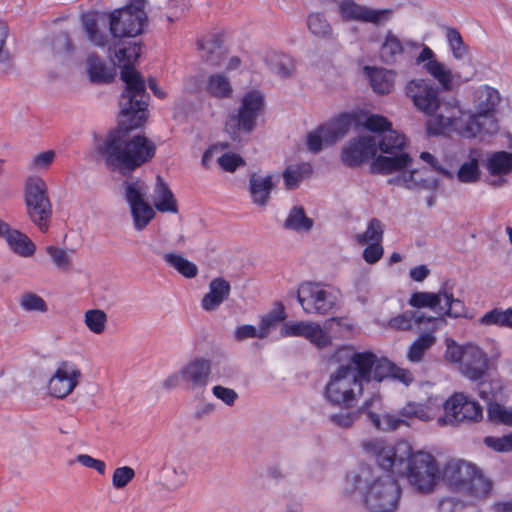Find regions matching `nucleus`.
I'll list each match as a JSON object with an SVG mask.
<instances>
[{"instance_id":"24","label":"nucleus","mask_w":512,"mask_h":512,"mask_svg":"<svg viewBox=\"0 0 512 512\" xmlns=\"http://www.w3.org/2000/svg\"><path fill=\"white\" fill-rule=\"evenodd\" d=\"M382 409V400L379 394H373L366 399L360 410L365 413L373 426L380 431L391 432L398 430L402 426L406 427V422L401 414V408L397 413L379 414Z\"/></svg>"},{"instance_id":"41","label":"nucleus","mask_w":512,"mask_h":512,"mask_svg":"<svg viewBox=\"0 0 512 512\" xmlns=\"http://www.w3.org/2000/svg\"><path fill=\"white\" fill-rule=\"evenodd\" d=\"M45 252L49 256L52 265L57 270L66 272L72 269L75 254L74 249L48 245L45 247Z\"/></svg>"},{"instance_id":"37","label":"nucleus","mask_w":512,"mask_h":512,"mask_svg":"<svg viewBox=\"0 0 512 512\" xmlns=\"http://www.w3.org/2000/svg\"><path fill=\"white\" fill-rule=\"evenodd\" d=\"M443 34L448 51L456 61H464L469 56V46L465 43L461 33L454 27L444 26Z\"/></svg>"},{"instance_id":"48","label":"nucleus","mask_w":512,"mask_h":512,"mask_svg":"<svg viewBox=\"0 0 512 512\" xmlns=\"http://www.w3.org/2000/svg\"><path fill=\"white\" fill-rule=\"evenodd\" d=\"M436 342L433 333L421 334L409 347L407 358L411 362H420L425 352Z\"/></svg>"},{"instance_id":"26","label":"nucleus","mask_w":512,"mask_h":512,"mask_svg":"<svg viewBox=\"0 0 512 512\" xmlns=\"http://www.w3.org/2000/svg\"><path fill=\"white\" fill-rule=\"evenodd\" d=\"M440 408V397L431 395L424 401H407L401 407V414L405 419L406 427H412L415 422L427 423L437 420Z\"/></svg>"},{"instance_id":"60","label":"nucleus","mask_w":512,"mask_h":512,"mask_svg":"<svg viewBox=\"0 0 512 512\" xmlns=\"http://www.w3.org/2000/svg\"><path fill=\"white\" fill-rule=\"evenodd\" d=\"M135 477V471L129 466H121L114 470L112 485L115 489L125 488Z\"/></svg>"},{"instance_id":"30","label":"nucleus","mask_w":512,"mask_h":512,"mask_svg":"<svg viewBox=\"0 0 512 512\" xmlns=\"http://www.w3.org/2000/svg\"><path fill=\"white\" fill-rule=\"evenodd\" d=\"M425 321L432 322L434 328H438L439 325L445 324L444 318L426 317L425 314L420 311H405L402 314L391 318L388 321L387 327L394 330L406 331L412 329L414 325L422 324Z\"/></svg>"},{"instance_id":"54","label":"nucleus","mask_w":512,"mask_h":512,"mask_svg":"<svg viewBox=\"0 0 512 512\" xmlns=\"http://www.w3.org/2000/svg\"><path fill=\"white\" fill-rule=\"evenodd\" d=\"M87 71L92 81L101 82L108 81L112 78V73L105 63L95 56L87 59Z\"/></svg>"},{"instance_id":"14","label":"nucleus","mask_w":512,"mask_h":512,"mask_svg":"<svg viewBox=\"0 0 512 512\" xmlns=\"http://www.w3.org/2000/svg\"><path fill=\"white\" fill-rule=\"evenodd\" d=\"M265 98L261 91L250 90L241 100L237 113H230L225 121V130L233 138L239 137L240 132L250 133L256 126L257 119L262 114Z\"/></svg>"},{"instance_id":"56","label":"nucleus","mask_w":512,"mask_h":512,"mask_svg":"<svg viewBox=\"0 0 512 512\" xmlns=\"http://www.w3.org/2000/svg\"><path fill=\"white\" fill-rule=\"evenodd\" d=\"M20 307L26 312L46 313L48 305L46 301L36 293L26 292L23 293L20 301Z\"/></svg>"},{"instance_id":"7","label":"nucleus","mask_w":512,"mask_h":512,"mask_svg":"<svg viewBox=\"0 0 512 512\" xmlns=\"http://www.w3.org/2000/svg\"><path fill=\"white\" fill-rule=\"evenodd\" d=\"M425 130L430 136H451L466 139L477 137V128L461 101L454 96H444L426 120Z\"/></svg>"},{"instance_id":"3","label":"nucleus","mask_w":512,"mask_h":512,"mask_svg":"<svg viewBox=\"0 0 512 512\" xmlns=\"http://www.w3.org/2000/svg\"><path fill=\"white\" fill-rule=\"evenodd\" d=\"M141 47L130 43L114 54L112 61L121 68V79L125 89L120 97V113L127 122V129L140 127L148 117L149 95L146 92L144 79L133 65L140 56Z\"/></svg>"},{"instance_id":"10","label":"nucleus","mask_w":512,"mask_h":512,"mask_svg":"<svg viewBox=\"0 0 512 512\" xmlns=\"http://www.w3.org/2000/svg\"><path fill=\"white\" fill-rule=\"evenodd\" d=\"M371 171L392 175L389 183L409 190L430 189L434 183L424 177V169L412 168V158L407 153L395 156H378L371 163Z\"/></svg>"},{"instance_id":"47","label":"nucleus","mask_w":512,"mask_h":512,"mask_svg":"<svg viewBox=\"0 0 512 512\" xmlns=\"http://www.w3.org/2000/svg\"><path fill=\"white\" fill-rule=\"evenodd\" d=\"M287 318L285 308L282 303H277L275 307L263 315L260 319L259 330L261 332V339L266 338L270 331L276 327L279 322H283Z\"/></svg>"},{"instance_id":"52","label":"nucleus","mask_w":512,"mask_h":512,"mask_svg":"<svg viewBox=\"0 0 512 512\" xmlns=\"http://www.w3.org/2000/svg\"><path fill=\"white\" fill-rule=\"evenodd\" d=\"M487 415L491 422L512 427V407L498 402L487 405Z\"/></svg>"},{"instance_id":"42","label":"nucleus","mask_w":512,"mask_h":512,"mask_svg":"<svg viewBox=\"0 0 512 512\" xmlns=\"http://www.w3.org/2000/svg\"><path fill=\"white\" fill-rule=\"evenodd\" d=\"M478 323L482 326H497L500 328L512 329V308H494L484 313Z\"/></svg>"},{"instance_id":"17","label":"nucleus","mask_w":512,"mask_h":512,"mask_svg":"<svg viewBox=\"0 0 512 512\" xmlns=\"http://www.w3.org/2000/svg\"><path fill=\"white\" fill-rule=\"evenodd\" d=\"M297 300L306 314L326 315L338 303L337 292L320 282H302L297 290Z\"/></svg>"},{"instance_id":"33","label":"nucleus","mask_w":512,"mask_h":512,"mask_svg":"<svg viewBox=\"0 0 512 512\" xmlns=\"http://www.w3.org/2000/svg\"><path fill=\"white\" fill-rule=\"evenodd\" d=\"M151 250L162 256L163 261L171 268L176 270L185 278H194L198 274V267L195 263L189 261L183 255L176 252L162 253L159 249L151 246Z\"/></svg>"},{"instance_id":"43","label":"nucleus","mask_w":512,"mask_h":512,"mask_svg":"<svg viewBox=\"0 0 512 512\" xmlns=\"http://www.w3.org/2000/svg\"><path fill=\"white\" fill-rule=\"evenodd\" d=\"M129 208L133 227L138 232L143 231L156 215L155 209L147 201L130 205Z\"/></svg>"},{"instance_id":"63","label":"nucleus","mask_w":512,"mask_h":512,"mask_svg":"<svg viewBox=\"0 0 512 512\" xmlns=\"http://www.w3.org/2000/svg\"><path fill=\"white\" fill-rule=\"evenodd\" d=\"M357 419V413L349 409H342V411L333 413L329 416L332 424L340 428H350Z\"/></svg>"},{"instance_id":"11","label":"nucleus","mask_w":512,"mask_h":512,"mask_svg":"<svg viewBox=\"0 0 512 512\" xmlns=\"http://www.w3.org/2000/svg\"><path fill=\"white\" fill-rule=\"evenodd\" d=\"M363 381L349 361L331 373L323 390L325 401L340 409L352 408L363 394Z\"/></svg>"},{"instance_id":"28","label":"nucleus","mask_w":512,"mask_h":512,"mask_svg":"<svg viewBox=\"0 0 512 512\" xmlns=\"http://www.w3.org/2000/svg\"><path fill=\"white\" fill-rule=\"evenodd\" d=\"M152 206L160 213L177 214L179 212L178 201L167 182L157 175L151 195Z\"/></svg>"},{"instance_id":"58","label":"nucleus","mask_w":512,"mask_h":512,"mask_svg":"<svg viewBox=\"0 0 512 512\" xmlns=\"http://www.w3.org/2000/svg\"><path fill=\"white\" fill-rule=\"evenodd\" d=\"M311 321H288L280 329L281 337H304L306 336Z\"/></svg>"},{"instance_id":"12","label":"nucleus","mask_w":512,"mask_h":512,"mask_svg":"<svg viewBox=\"0 0 512 512\" xmlns=\"http://www.w3.org/2000/svg\"><path fill=\"white\" fill-rule=\"evenodd\" d=\"M24 200L29 219L41 232H47L52 216V204L46 181L39 175L27 177L24 185Z\"/></svg>"},{"instance_id":"50","label":"nucleus","mask_w":512,"mask_h":512,"mask_svg":"<svg viewBox=\"0 0 512 512\" xmlns=\"http://www.w3.org/2000/svg\"><path fill=\"white\" fill-rule=\"evenodd\" d=\"M476 383L478 384L477 389L479 397L486 401L487 404L494 403V400L502 394L503 383L498 378L490 379L488 381H483V379H481Z\"/></svg>"},{"instance_id":"9","label":"nucleus","mask_w":512,"mask_h":512,"mask_svg":"<svg viewBox=\"0 0 512 512\" xmlns=\"http://www.w3.org/2000/svg\"><path fill=\"white\" fill-rule=\"evenodd\" d=\"M441 479L453 491L464 493L480 500L492 491V482L478 468L465 460L453 459L446 463Z\"/></svg>"},{"instance_id":"62","label":"nucleus","mask_w":512,"mask_h":512,"mask_svg":"<svg viewBox=\"0 0 512 512\" xmlns=\"http://www.w3.org/2000/svg\"><path fill=\"white\" fill-rule=\"evenodd\" d=\"M219 166L226 172H234L239 167L244 166L245 161L236 153H224L217 159Z\"/></svg>"},{"instance_id":"46","label":"nucleus","mask_w":512,"mask_h":512,"mask_svg":"<svg viewBox=\"0 0 512 512\" xmlns=\"http://www.w3.org/2000/svg\"><path fill=\"white\" fill-rule=\"evenodd\" d=\"M124 196L128 205L146 201L148 186L145 181L139 178L129 179L123 184Z\"/></svg>"},{"instance_id":"51","label":"nucleus","mask_w":512,"mask_h":512,"mask_svg":"<svg viewBox=\"0 0 512 512\" xmlns=\"http://www.w3.org/2000/svg\"><path fill=\"white\" fill-rule=\"evenodd\" d=\"M324 326L317 322H310L305 339L318 348L328 347L332 343V337Z\"/></svg>"},{"instance_id":"20","label":"nucleus","mask_w":512,"mask_h":512,"mask_svg":"<svg viewBox=\"0 0 512 512\" xmlns=\"http://www.w3.org/2000/svg\"><path fill=\"white\" fill-rule=\"evenodd\" d=\"M366 129L377 133V150L385 154H393L402 150L406 144V137L392 128L387 118L378 114L366 115L360 120Z\"/></svg>"},{"instance_id":"25","label":"nucleus","mask_w":512,"mask_h":512,"mask_svg":"<svg viewBox=\"0 0 512 512\" xmlns=\"http://www.w3.org/2000/svg\"><path fill=\"white\" fill-rule=\"evenodd\" d=\"M376 153V136L361 135L352 138L343 146L341 160L349 167H356L374 158Z\"/></svg>"},{"instance_id":"4","label":"nucleus","mask_w":512,"mask_h":512,"mask_svg":"<svg viewBox=\"0 0 512 512\" xmlns=\"http://www.w3.org/2000/svg\"><path fill=\"white\" fill-rule=\"evenodd\" d=\"M145 1L131 3L125 7L105 13L89 11L83 13L82 24L90 42L98 47H104L107 35L104 33L109 23L110 33L115 38L136 37L144 32L148 25L147 14L144 10Z\"/></svg>"},{"instance_id":"38","label":"nucleus","mask_w":512,"mask_h":512,"mask_svg":"<svg viewBox=\"0 0 512 512\" xmlns=\"http://www.w3.org/2000/svg\"><path fill=\"white\" fill-rule=\"evenodd\" d=\"M207 93L218 99L231 98L234 89L230 79L223 73L211 74L206 81Z\"/></svg>"},{"instance_id":"59","label":"nucleus","mask_w":512,"mask_h":512,"mask_svg":"<svg viewBox=\"0 0 512 512\" xmlns=\"http://www.w3.org/2000/svg\"><path fill=\"white\" fill-rule=\"evenodd\" d=\"M306 144L310 152L317 153L324 144L330 145L332 142H328L324 126L322 125L307 134Z\"/></svg>"},{"instance_id":"15","label":"nucleus","mask_w":512,"mask_h":512,"mask_svg":"<svg viewBox=\"0 0 512 512\" xmlns=\"http://www.w3.org/2000/svg\"><path fill=\"white\" fill-rule=\"evenodd\" d=\"M500 93L488 85H482L473 92L475 111L469 110V116L477 128V137L491 135L497 132L498 124L494 116L500 104Z\"/></svg>"},{"instance_id":"22","label":"nucleus","mask_w":512,"mask_h":512,"mask_svg":"<svg viewBox=\"0 0 512 512\" xmlns=\"http://www.w3.org/2000/svg\"><path fill=\"white\" fill-rule=\"evenodd\" d=\"M405 93L414 107L427 117L435 111L444 97L435 83L427 78L410 80L405 86Z\"/></svg>"},{"instance_id":"40","label":"nucleus","mask_w":512,"mask_h":512,"mask_svg":"<svg viewBox=\"0 0 512 512\" xmlns=\"http://www.w3.org/2000/svg\"><path fill=\"white\" fill-rule=\"evenodd\" d=\"M491 176H503L512 172V153L498 151L489 155L485 165Z\"/></svg>"},{"instance_id":"39","label":"nucleus","mask_w":512,"mask_h":512,"mask_svg":"<svg viewBox=\"0 0 512 512\" xmlns=\"http://www.w3.org/2000/svg\"><path fill=\"white\" fill-rule=\"evenodd\" d=\"M311 173L312 166L309 163L302 162L288 165L282 174L285 188L288 190L296 189Z\"/></svg>"},{"instance_id":"2","label":"nucleus","mask_w":512,"mask_h":512,"mask_svg":"<svg viewBox=\"0 0 512 512\" xmlns=\"http://www.w3.org/2000/svg\"><path fill=\"white\" fill-rule=\"evenodd\" d=\"M341 493L345 497L359 493L369 512H394L401 498V488L395 479L368 467L348 472L342 482Z\"/></svg>"},{"instance_id":"8","label":"nucleus","mask_w":512,"mask_h":512,"mask_svg":"<svg viewBox=\"0 0 512 512\" xmlns=\"http://www.w3.org/2000/svg\"><path fill=\"white\" fill-rule=\"evenodd\" d=\"M444 360L457 366L458 372L471 382L483 379L490 370L491 361L500 356L497 348L488 355L479 345L468 342L459 344L452 338H446Z\"/></svg>"},{"instance_id":"57","label":"nucleus","mask_w":512,"mask_h":512,"mask_svg":"<svg viewBox=\"0 0 512 512\" xmlns=\"http://www.w3.org/2000/svg\"><path fill=\"white\" fill-rule=\"evenodd\" d=\"M325 328L335 337L344 338L354 329V323L346 317H333L325 321Z\"/></svg>"},{"instance_id":"61","label":"nucleus","mask_w":512,"mask_h":512,"mask_svg":"<svg viewBox=\"0 0 512 512\" xmlns=\"http://www.w3.org/2000/svg\"><path fill=\"white\" fill-rule=\"evenodd\" d=\"M484 443L496 452H512V432L501 437L488 436Z\"/></svg>"},{"instance_id":"6","label":"nucleus","mask_w":512,"mask_h":512,"mask_svg":"<svg viewBox=\"0 0 512 512\" xmlns=\"http://www.w3.org/2000/svg\"><path fill=\"white\" fill-rule=\"evenodd\" d=\"M421 48L416 57V63L422 64V68L430 75L445 91L453 89L457 75L444 62L439 61L434 51L427 45L410 39H401L393 31L388 30L380 47V56L386 63L392 64L397 61L406 49Z\"/></svg>"},{"instance_id":"53","label":"nucleus","mask_w":512,"mask_h":512,"mask_svg":"<svg viewBox=\"0 0 512 512\" xmlns=\"http://www.w3.org/2000/svg\"><path fill=\"white\" fill-rule=\"evenodd\" d=\"M383 238V228L380 220L373 218L368 224L367 228L363 233L356 235V242L360 245L378 243Z\"/></svg>"},{"instance_id":"35","label":"nucleus","mask_w":512,"mask_h":512,"mask_svg":"<svg viewBox=\"0 0 512 512\" xmlns=\"http://www.w3.org/2000/svg\"><path fill=\"white\" fill-rule=\"evenodd\" d=\"M314 226V220L306 215L304 208L295 205L289 210L283 227L298 234L309 233Z\"/></svg>"},{"instance_id":"45","label":"nucleus","mask_w":512,"mask_h":512,"mask_svg":"<svg viewBox=\"0 0 512 512\" xmlns=\"http://www.w3.org/2000/svg\"><path fill=\"white\" fill-rule=\"evenodd\" d=\"M83 322L88 331L95 335H101L106 331L108 316L101 309H88L83 314Z\"/></svg>"},{"instance_id":"64","label":"nucleus","mask_w":512,"mask_h":512,"mask_svg":"<svg viewBox=\"0 0 512 512\" xmlns=\"http://www.w3.org/2000/svg\"><path fill=\"white\" fill-rule=\"evenodd\" d=\"M226 148L227 145L221 143L209 146L202 155L201 165L205 169H210L213 166L215 159H218L220 153Z\"/></svg>"},{"instance_id":"21","label":"nucleus","mask_w":512,"mask_h":512,"mask_svg":"<svg viewBox=\"0 0 512 512\" xmlns=\"http://www.w3.org/2000/svg\"><path fill=\"white\" fill-rule=\"evenodd\" d=\"M348 359L355 366L360 379L365 382H381L392 376L394 364L371 351L352 352Z\"/></svg>"},{"instance_id":"55","label":"nucleus","mask_w":512,"mask_h":512,"mask_svg":"<svg viewBox=\"0 0 512 512\" xmlns=\"http://www.w3.org/2000/svg\"><path fill=\"white\" fill-rule=\"evenodd\" d=\"M56 159L54 150H46L33 155L29 161V170L37 173H43L49 170Z\"/></svg>"},{"instance_id":"29","label":"nucleus","mask_w":512,"mask_h":512,"mask_svg":"<svg viewBox=\"0 0 512 512\" xmlns=\"http://www.w3.org/2000/svg\"><path fill=\"white\" fill-rule=\"evenodd\" d=\"M274 174L253 173L249 178V195L253 204L265 207L270 199L271 192L275 187Z\"/></svg>"},{"instance_id":"27","label":"nucleus","mask_w":512,"mask_h":512,"mask_svg":"<svg viewBox=\"0 0 512 512\" xmlns=\"http://www.w3.org/2000/svg\"><path fill=\"white\" fill-rule=\"evenodd\" d=\"M0 239L5 241L14 254L23 258H30L36 252V245L25 233L2 219H0Z\"/></svg>"},{"instance_id":"36","label":"nucleus","mask_w":512,"mask_h":512,"mask_svg":"<svg viewBox=\"0 0 512 512\" xmlns=\"http://www.w3.org/2000/svg\"><path fill=\"white\" fill-rule=\"evenodd\" d=\"M263 60L269 70L278 77L287 78L292 74L294 62L289 55L275 50H269L265 52Z\"/></svg>"},{"instance_id":"31","label":"nucleus","mask_w":512,"mask_h":512,"mask_svg":"<svg viewBox=\"0 0 512 512\" xmlns=\"http://www.w3.org/2000/svg\"><path fill=\"white\" fill-rule=\"evenodd\" d=\"M230 284L222 277L214 278L209 283V290L201 301V307L205 311L216 310L229 296Z\"/></svg>"},{"instance_id":"18","label":"nucleus","mask_w":512,"mask_h":512,"mask_svg":"<svg viewBox=\"0 0 512 512\" xmlns=\"http://www.w3.org/2000/svg\"><path fill=\"white\" fill-rule=\"evenodd\" d=\"M212 363L204 357H195L185 363L177 372L169 375L163 382L167 389L185 385L196 389L205 387L210 380Z\"/></svg>"},{"instance_id":"16","label":"nucleus","mask_w":512,"mask_h":512,"mask_svg":"<svg viewBox=\"0 0 512 512\" xmlns=\"http://www.w3.org/2000/svg\"><path fill=\"white\" fill-rule=\"evenodd\" d=\"M444 415L437 418V425H458L463 422H477L483 417V409L478 401L463 392H456L441 401Z\"/></svg>"},{"instance_id":"13","label":"nucleus","mask_w":512,"mask_h":512,"mask_svg":"<svg viewBox=\"0 0 512 512\" xmlns=\"http://www.w3.org/2000/svg\"><path fill=\"white\" fill-rule=\"evenodd\" d=\"M455 282L446 280L436 293L415 292L409 304L415 308H430L451 318L465 315L466 307L462 300L454 297Z\"/></svg>"},{"instance_id":"5","label":"nucleus","mask_w":512,"mask_h":512,"mask_svg":"<svg viewBox=\"0 0 512 512\" xmlns=\"http://www.w3.org/2000/svg\"><path fill=\"white\" fill-rule=\"evenodd\" d=\"M95 147L108 167L122 173L131 172L148 162L156 149L146 137L138 135L130 138L121 129L113 130L97 140Z\"/></svg>"},{"instance_id":"23","label":"nucleus","mask_w":512,"mask_h":512,"mask_svg":"<svg viewBox=\"0 0 512 512\" xmlns=\"http://www.w3.org/2000/svg\"><path fill=\"white\" fill-rule=\"evenodd\" d=\"M338 13L343 21L382 25L392 16L391 9H375L354 0H339Z\"/></svg>"},{"instance_id":"44","label":"nucleus","mask_w":512,"mask_h":512,"mask_svg":"<svg viewBox=\"0 0 512 512\" xmlns=\"http://www.w3.org/2000/svg\"><path fill=\"white\" fill-rule=\"evenodd\" d=\"M351 124L352 118L349 114H341L325 123L323 126L328 142L334 143L342 138L349 131Z\"/></svg>"},{"instance_id":"19","label":"nucleus","mask_w":512,"mask_h":512,"mask_svg":"<svg viewBox=\"0 0 512 512\" xmlns=\"http://www.w3.org/2000/svg\"><path fill=\"white\" fill-rule=\"evenodd\" d=\"M82 377L78 364L70 360L57 362L46 383L47 394L55 399H65L79 385Z\"/></svg>"},{"instance_id":"34","label":"nucleus","mask_w":512,"mask_h":512,"mask_svg":"<svg viewBox=\"0 0 512 512\" xmlns=\"http://www.w3.org/2000/svg\"><path fill=\"white\" fill-rule=\"evenodd\" d=\"M455 175L460 183H477L481 178L480 152L476 149L471 150L468 159L459 166Z\"/></svg>"},{"instance_id":"1","label":"nucleus","mask_w":512,"mask_h":512,"mask_svg":"<svg viewBox=\"0 0 512 512\" xmlns=\"http://www.w3.org/2000/svg\"><path fill=\"white\" fill-rule=\"evenodd\" d=\"M361 446L380 468L405 476L408 484L418 492H432L441 480L442 471L436 458L428 451L414 450L407 440L390 444L376 437L364 440Z\"/></svg>"},{"instance_id":"49","label":"nucleus","mask_w":512,"mask_h":512,"mask_svg":"<svg viewBox=\"0 0 512 512\" xmlns=\"http://www.w3.org/2000/svg\"><path fill=\"white\" fill-rule=\"evenodd\" d=\"M307 27L316 37L327 38L332 35V27L323 13L311 12L307 16Z\"/></svg>"},{"instance_id":"32","label":"nucleus","mask_w":512,"mask_h":512,"mask_svg":"<svg viewBox=\"0 0 512 512\" xmlns=\"http://www.w3.org/2000/svg\"><path fill=\"white\" fill-rule=\"evenodd\" d=\"M364 72L374 92L377 94H388L392 91L395 82V73L393 71L365 66Z\"/></svg>"}]
</instances>
